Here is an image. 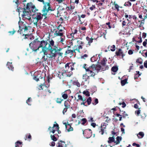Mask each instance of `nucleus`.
Here are the masks:
<instances>
[{
	"label": "nucleus",
	"instance_id": "obj_16",
	"mask_svg": "<svg viewBox=\"0 0 147 147\" xmlns=\"http://www.w3.org/2000/svg\"><path fill=\"white\" fill-rule=\"evenodd\" d=\"M40 79H43V80L44 81V82L43 84H40V85L39 86V89L40 90H43L44 89L43 87H42V86H44V87H45L46 88H48L49 86L48 85V86H47L46 84H45V78H44L42 77H41L40 76Z\"/></svg>",
	"mask_w": 147,
	"mask_h": 147
},
{
	"label": "nucleus",
	"instance_id": "obj_46",
	"mask_svg": "<svg viewBox=\"0 0 147 147\" xmlns=\"http://www.w3.org/2000/svg\"><path fill=\"white\" fill-rule=\"evenodd\" d=\"M136 62L137 63H139L141 64L142 63V59L141 58H139L137 59Z\"/></svg>",
	"mask_w": 147,
	"mask_h": 147
},
{
	"label": "nucleus",
	"instance_id": "obj_53",
	"mask_svg": "<svg viewBox=\"0 0 147 147\" xmlns=\"http://www.w3.org/2000/svg\"><path fill=\"white\" fill-rule=\"evenodd\" d=\"M81 121L82 122V124L84 125L87 121V119L86 118H83L81 120Z\"/></svg>",
	"mask_w": 147,
	"mask_h": 147
},
{
	"label": "nucleus",
	"instance_id": "obj_43",
	"mask_svg": "<svg viewBox=\"0 0 147 147\" xmlns=\"http://www.w3.org/2000/svg\"><path fill=\"white\" fill-rule=\"evenodd\" d=\"M127 79L126 78L124 80H122L121 81V84L122 86L124 85L127 83Z\"/></svg>",
	"mask_w": 147,
	"mask_h": 147
},
{
	"label": "nucleus",
	"instance_id": "obj_51",
	"mask_svg": "<svg viewBox=\"0 0 147 147\" xmlns=\"http://www.w3.org/2000/svg\"><path fill=\"white\" fill-rule=\"evenodd\" d=\"M68 126H69V127L68 129H67V131L68 132L72 131L73 130V128L72 127L70 124L68 123Z\"/></svg>",
	"mask_w": 147,
	"mask_h": 147
},
{
	"label": "nucleus",
	"instance_id": "obj_50",
	"mask_svg": "<svg viewBox=\"0 0 147 147\" xmlns=\"http://www.w3.org/2000/svg\"><path fill=\"white\" fill-rule=\"evenodd\" d=\"M83 93L86 96H90V94L89 92L87 90H85L83 92Z\"/></svg>",
	"mask_w": 147,
	"mask_h": 147
},
{
	"label": "nucleus",
	"instance_id": "obj_13",
	"mask_svg": "<svg viewBox=\"0 0 147 147\" xmlns=\"http://www.w3.org/2000/svg\"><path fill=\"white\" fill-rule=\"evenodd\" d=\"M52 32H54V34L55 36H60L61 37L63 36L64 33V32H60L59 30H57L55 29H54Z\"/></svg>",
	"mask_w": 147,
	"mask_h": 147
},
{
	"label": "nucleus",
	"instance_id": "obj_32",
	"mask_svg": "<svg viewBox=\"0 0 147 147\" xmlns=\"http://www.w3.org/2000/svg\"><path fill=\"white\" fill-rule=\"evenodd\" d=\"M108 49H110L111 51H114L115 50V46L114 45L111 46L109 45L108 47Z\"/></svg>",
	"mask_w": 147,
	"mask_h": 147
},
{
	"label": "nucleus",
	"instance_id": "obj_17",
	"mask_svg": "<svg viewBox=\"0 0 147 147\" xmlns=\"http://www.w3.org/2000/svg\"><path fill=\"white\" fill-rule=\"evenodd\" d=\"M72 51L71 50L67 49L65 52V55L67 56L70 58L71 57L74 55V53H72Z\"/></svg>",
	"mask_w": 147,
	"mask_h": 147
},
{
	"label": "nucleus",
	"instance_id": "obj_10",
	"mask_svg": "<svg viewBox=\"0 0 147 147\" xmlns=\"http://www.w3.org/2000/svg\"><path fill=\"white\" fill-rule=\"evenodd\" d=\"M119 110L120 112V113L121 114V115L119 113H116V115L117 116L119 117V120L120 121H121L122 120V117L123 118H125L126 117L128 116V114H127L126 112L125 111H121L119 108Z\"/></svg>",
	"mask_w": 147,
	"mask_h": 147
},
{
	"label": "nucleus",
	"instance_id": "obj_47",
	"mask_svg": "<svg viewBox=\"0 0 147 147\" xmlns=\"http://www.w3.org/2000/svg\"><path fill=\"white\" fill-rule=\"evenodd\" d=\"M50 137L51 140L54 141H56L57 140L56 137H55V136L54 135H51Z\"/></svg>",
	"mask_w": 147,
	"mask_h": 147
},
{
	"label": "nucleus",
	"instance_id": "obj_1",
	"mask_svg": "<svg viewBox=\"0 0 147 147\" xmlns=\"http://www.w3.org/2000/svg\"><path fill=\"white\" fill-rule=\"evenodd\" d=\"M50 11H53V10L51 8V5L49 3H47L44 4L42 10V14L40 13H36L32 15L33 22L34 24L36 26L38 21H41L44 17V20L45 21L47 18V13Z\"/></svg>",
	"mask_w": 147,
	"mask_h": 147
},
{
	"label": "nucleus",
	"instance_id": "obj_4",
	"mask_svg": "<svg viewBox=\"0 0 147 147\" xmlns=\"http://www.w3.org/2000/svg\"><path fill=\"white\" fill-rule=\"evenodd\" d=\"M61 49H62L61 48L58 49L57 47L54 46V48H53L52 51H51V55H47V59H48L49 60H51L55 59L57 54H58L60 56H62L63 53L60 52V51L61 50Z\"/></svg>",
	"mask_w": 147,
	"mask_h": 147
},
{
	"label": "nucleus",
	"instance_id": "obj_64",
	"mask_svg": "<svg viewBox=\"0 0 147 147\" xmlns=\"http://www.w3.org/2000/svg\"><path fill=\"white\" fill-rule=\"evenodd\" d=\"M69 109L68 108H67V107H65L64 108L63 110V115L65 114V113H66L67 110V109Z\"/></svg>",
	"mask_w": 147,
	"mask_h": 147
},
{
	"label": "nucleus",
	"instance_id": "obj_54",
	"mask_svg": "<svg viewBox=\"0 0 147 147\" xmlns=\"http://www.w3.org/2000/svg\"><path fill=\"white\" fill-rule=\"evenodd\" d=\"M24 27V32H27L28 30V28H30V26L28 25H26V26H25Z\"/></svg>",
	"mask_w": 147,
	"mask_h": 147
},
{
	"label": "nucleus",
	"instance_id": "obj_52",
	"mask_svg": "<svg viewBox=\"0 0 147 147\" xmlns=\"http://www.w3.org/2000/svg\"><path fill=\"white\" fill-rule=\"evenodd\" d=\"M32 101V99L30 97L28 99L26 100V102L29 105H31L30 102Z\"/></svg>",
	"mask_w": 147,
	"mask_h": 147
},
{
	"label": "nucleus",
	"instance_id": "obj_31",
	"mask_svg": "<svg viewBox=\"0 0 147 147\" xmlns=\"http://www.w3.org/2000/svg\"><path fill=\"white\" fill-rule=\"evenodd\" d=\"M116 141L114 142V143L116 144H118L121 141L122 138L121 137L117 136L116 138Z\"/></svg>",
	"mask_w": 147,
	"mask_h": 147
},
{
	"label": "nucleus",
	"instance_id": "obj_5",
	"mask_svg": "<svg viewBox=\"0 0 147 147\" xmlns=\"http://www.w3.org/2000/svg\"><path fill=\"white\" fill-rule=\"evenodd\" d=\"M40 44V41L35 39L29 44V46L32 50L36 51L40 48H38Z\"/></svg>",
	"mask_w": 147,
	"mask_h": 147
},
{
	"label": "nucleus",
	"instance_id": "obj_59",
	"mask_svg": "<svg viewBox=\"0 0 147 147\" xmlns=\"http://www.w3.org/2000/svg\"><path fill=\"white\" fill-rule=\"evenodd\" d=\"M39 77V78H40V76ZM38 78L39 76H38V75L34 76V79L37 82L39 80V78Z\"/></svg>",
	"mask_w": 147,
	"mask_h": 147
},
{
	"label": "nucleus",
	"instance_id": "obj_37",
	"mask_svg": "<svg viewBox=\"0 0 147 147\" xmlns=\"http://www.w3.org/2000/svg\"><path fill=\"white\" fill-rule=\"evenodd\" d=\"M90 75L89 76H88L86 74H85L83 75V79L85 80V81H86L88 79H90Z\"/></svg>",
	"mask_w": 147,
	"mask_h": 147
},
{
	"label": "nucleus",
	"instance_id": "obj_25",
	"mask_svg": "<svg viewBox=\"0 0 147 147\" xmlns=\"http://www.w3.org/2000/svg\"><path fill=\"white\" fill-rule=\"evenodd\" d=\"M7 67L9 70L12 71H13L14 67H13L12 63H10L8 62L7 63Z\"/></svg>",
	"mask_w": 147,
	"mask_h": 147
},
{
	"label": "nucleus",
	"instance_id": "obj_18",
	"mask_svg": "<svg viewBox=\"0 0 147 147\" xmlns=\"http://www.w3.org/2000/svg\"><path fill=\"white\" fill-rule=\"evenodd\" d=\"M57 76L60 79H63L65 76V73L64 71L62 70V71H58L57 73Z\"/></svg>",
	"mask_w": 147,
	"mask_h": 147
},
{
	"label": "nucleus",
	"instance_id": "obj_15",
	"mask_svg": "<svg viewBox=\"0 0 147 147\" xmlns=\"http://www.w3.org/2000/svg\"><path fill=\"white\" fill-rule=\"evenodd\" d=\"M48 47V42L47 41L42 40L40 41L38 48L42 47V48L47 47Z\"/></svg>",
	"mask_w": 147,
	"mask_h": 147
},
{
	"label": "nucleus",
	"instance_id": "obj_48",
	"mask_svg": "<svg viewBox=\"0 0 147 147\" xmlns=\"http://www.w3.org/2000/svg\"><path fill=\"white\" fill-rule=\"evenodd\" d=\"M113 4L115 5V9L117 10L118 11L119 10V5L116 3L115 2H114Z\"/></svg>",
	"mask_w": 147,
	"mask_h": 147
},
{
	"label": "nucleus",
	"instance_id": "obj_45",
	"mask_svg": "<svg viewBox=\"0 0 147 147\" xmlns=\"http://www.w3.org/2000/svg\"><path fill=\"white\" fill-rule=\"evenodd\" d=\"M86 39L88 42H93V39L92 38H90L89 37L87 36L86 37Z\"/></svg>",
	"mask_w": 147,
	"mask_h": 147
},
{
	"label": "nucleus",
	"instance_id": "obj_36",
	"mask_svg": "<svg viewBox=\"0 0 147 147\" xmlns=\"http://www.w3.org/2000/svg\"><path fill=\"white\" fill-rule=\"evenodd\" d=\"M136 73L135 74L134 76V78L135 80L138 78L140 76L141 74L140 73L139 71H136Z\"/></svg>",
	"mask_w": 147,
	"mask_h": 147
},
{
	"label": "nucleus",
	"instance_id": "obj_44",
	"mask_svg": "<svg viewBox=\"0 0 147 147\" xmlns=\"http://www.w3.org/2000/svg\"><path fill=\"white\" fill-rule=\"evenodd\" d=\"M118 70V68L117 66H113L111 68V70L114 72H116Z\"/></svg>",
	"mask_w": 147,
	"mask_h": 147
},
{
	"label": "nucleus",
	"instance_id": "obj_63",
	"mask_svg": "<svg viewBox=\"0 0 147 147\" xmlns=\"http://www.w3.org/2000/svg\"><path fill=\"white\" fill-rule=\"evenodd\" d=\"M16 32V31L15 30L13 29V30L12 31H9L8 33L10 34V35H13Z\"/></svg>",
	"mask_w": 147,
	"mask_h": 147
},
{
	"label": "nucleus",
	"instance_id": "obj_62",
	"mask_svg": "<svg viewBox=\"0 0 147 147\" xmlns=\"http://www.w3.org/2000/svg\"><path fill=\"white\" fill-rule=\"evenodd\" d=\"M78 99L77 100V101H78L79 100H83V98L82 96L80 95H78Z\"/></svg>",
	"mask_w": 147,
	"mask_h": 147
},
{
	"label": "nucleus",
	"instance_id": "obj_57",
	"mask_svg": "<svg viewBox=\"0 0 147 147\" xmlns=\"http://www.w3.org/2000/svg\"><path fill=\"white\" fill-rule=\"evenodd\" d=\"M94 102H92V104L94 105H96L98 102V100L97 98H95L94 100L93 101Z\"/></svg>",
	"mask_w": 147,
	"mask_h": 147
},
{
	"label": "nucleus",
	"instance_id": "obj_6",
	"mask_svg": "<svg viewBox=\"0 0 147 147\" xmlns=\"http://www.w3.org/2000/svg\"><path fill=\"white\" fill-rule=\"evenodd\" d=\"M56 124H54L52 127L50 126L48 128V130L49 131V133H52L54 134L55 131H58V134L61 133V131L59 130V127L58 124H57L56 122H55Z\"/></svg>",
	"mask_w": 147,
	"mask_h": 147
},
{
	"label": "nucleus",
	"instance_id": "obj_41",
	"mask_svg": "<svg viewBox=\"0 0 147 147\" xmlns=\"http://www.w3.org/2000/svg\"><path fill=\"white\" fill-rule=\"evenodd\" d=\"M73 49H75L76 51H77L79 53L80 52V49H81L80 48H79V47L78 46V45H75L73 47Z\"/></svg>",
	"mask_w": 147,
	"mask_h": 147
},
{
	"label": "nucleus",
	"instance_id": "obj_35",
	"mask_svg": "<svg viewBox=\"0 0 147 147\" xmlns=\"http://www.w3.org/2000/svg\"><path fill=\"white\" fill-rule=\"evenodd\" d=\"M115 138L113 136L112 137H109V141H108V142L109 143H111L113 142H114Z\"/></svg>",
	"mask_w": 147,
	"mask_h": 147
},
{
	"label": "nucleus",
	"instance_id": "obj_34",
	"mask_svg": "<svg viewBox=\"0 0 147 147\" xmlns=\"http://www.w3.org/2000/svg\"><path fill=\"white\" fill-rule=\"evenodd\" d=\"M137 136L139 138H141L144 136V134L142 132H140L137 134Z\"/></svg>",
	"mask_w": 147,
	"mask_h": 147
},
{
	"label": "nucleus",
	"instance_id": "obj_26",
	"mask_svg": "<svg viewBox=\"0 0 147 147\" xmlns=\"http://www.w3.org/2000/svg\"><path fill=\"white\" fill-rule=\"evenodd\" d=\"M70 102L68 100H67L64 102V105L65 107L69 108L70 107Z\"/></svg>",
	"mask_w": 147,
	"mask_h": 147
},
{
	"label": "nucleus",
	"instance_id": "obj_22",
	"mask_svg": "<svg viewBox=\"0 0 147 147\" xmlns=\"http://www.w3.org/2000/svg\"><path fill=\"white\" fill-rule=\"evenodd\" d=\"M65 69H64L63 71L65 73L66 72L70 73L71 71L70 70V68L68 63H67L65 65Z\"/></svg>",
	"mask_w": 147,
	"mask_h": 147
},
{
	"label": "nucleus",
	"instance_id": "obj_14",
	"mask_svg": "<svg viewBox=\"0 0 147 147\" xmlns=\"http://www.w3.org/2000/svg\"><path fill=\"white\" fill-rule=\"evenodd\" d=\"M27 24L26 23L24 24V22H21L20 24H19V29L18 31V32L20 34H22V30L24 29V26H26Z\"/></svg>",
	"mask_w": 147,
	"mask_h": 147
},
{
	"label": "nucleus",
	"instance_id": "obj_3",
	"mask_svg": "<svg viewBox=\"0 0 147 147\" xmlns=\"http://www.w3.org/2000/svg\"><path fill=\"white\" fill-rule=\"evenodd\" d=\"M42 48V51L44 53V56H43L41 61L40 63L41 64H42L43 66L45 65V64L48 63V61H50L51 60H49L47 59V57L48 55H51V50H50L48 48V47H47L43 48Z\"/></svg>",
	"mask_w": 147,
	"mask_h": 147
},
{
	"label": "nucleus",
	"instance_id": "obj_40",
	"mask_svg": "<svg viewBox=\"0 0 147 147\" xmlns=\"http://www.w3.org/2000/svg\"><path fill=\"white\" fill-rule=\"evenodd\" d=\"M73 84L74 85L78 87H79L80 86V83L78 82V80L76 81H73Z\"/></svg>",
	"mask_w": 147,
	"mask_h": 147
},
{
	"label": "nucleus",
	"instance_id": "obj_24",
	"mask_svg": "<svg viewBox=\"0 0 147 147\" xmlns=\"http://www.w3.org/2000/svg\"><path fill=\"white\" fill-rule=\"evenodd\" d=\"M107 60L105 58H103L102 60L101 61L100 63L103 66H106V64L107 62Z\"/></svg>",
	"mask_w": 147,
	"mask_h": 147
},
{
	"label": "nucleus",
	"instance_id": "obj_21",
	"mask_svg": "<svg viewBox=\"0 0 147 147\" xmlns=\"http://www.w3.org/2000/svg\"><path fill=\"white\" fill-rule=\"evenodd\" d=\"M58 147H66V145L64 142L60 141L58 143Z\"/></svg>",
	"mask_w": 147,
	"mask_h": 147
},
{
	"label": "nucleus",
	"instance_id": "obj_38",
	"mask_svg": "<svg viewBox=\"0 0 147 147\" xmlns=\"http://www.w3.org/2000/svg\"><path fill=\"white\" fill-rule=\"evenodd\" d=\"M142 55L145 57H147V50H144L143 51Z\"/></svg>",
	"mask_w": 147,
	"mask_h": 147
},
{
	"label": "nucleus",
	"instance_id": "obj_55",
	"mask_svg": "<svg viewBox=\"0 0 147 147\" xmlns=\"http://www.w3.org/2000/svg\"><path fill=\"white\" fill-rule=\"evenodd\" d=\"M131 3L129 1L125 2L124 4V6H131Z\"/></svg>",
	"mask_w": 147,
	"mask_h": 147
},
{
	"label": "nucleus",
	"instance_id": "obj_42",
	"mask_svg": "<svg viewBox=\"0 0 147 147\" xmlns=\"http://www.w3.org/2000/svg\"><path fill=\"white\" fill-rule=\"evenodd\" d=\"M92 101V98L90 97H89L87 99L86 102H87L88 105L90 104Z\"/></svg>",
	"mask_w": 147,
	"mask_h": 147
},
{
	"label": "nucleus",
	"instance_id": "obj_60",
	"mask_svg": "<svg viewBox=\"0 0 147 147\" xmlns=\"http://www.w3.org/2000/svg\"><path fill=\"white\" fill-rule=\"evenodd\" d=\"M86 98H83V100H82V101L83 102L81 103L80 105H83L84 106H86V105H85V103L86 102Z\"/></svg>",
	"mask_w": 147,
	"mask_h": 147
},
{
	"label": "nucleus",
	"instance_id": "obj_27",
	"mask_svg": "<svg viewBox=\"0 0 147 147\" xmlns=\"http://www.w3.org/2000/svg\"><path fill=\"white\" fill-rule=\"evenodd\" d=\"M15 147H22V142L19 141H17L15 143Z\"/></svg>",
	"mask_w": 147,
	"mask_h": 147
},
{
	"label": "nucleus",
	"instance_id": "obj_49",
	"mask_svg": "<svg viewBox=\"0 0 147 147\" xmlns=\"http://www.w3.org/2000/svg\"><path fill=\"white\" fill-rule=\"evenodd\" d=\"M79 0H70V2L72 4L76 3L78 4L79 3Z\"/></svg>",
	"mask_w": 147,
	"mask_h": 147
},
{
	"label": "nucleus",
	"instance_id": "obj_12",
	"mask_svg": "<svg viewBox=\"0 0 147 147\" xmlns=\"http://www.w3.org/2000/svg\"><path fill=\"white\" fill-rule=\"evenodd\" d=\"M127 52V51L125 53L122 51L121 49L120 48L119 49L118 51H117L115 52V54L117 56H120L121 55L122 58H123L124 57L125 55V53Z\"/></svg>",
	"mask_w": 147,
	"mask_h": 147
},
{
	"label": "nucleus",
	"instance_id": "obj_29",
	"mask_svg": "<svg viewBox=\"0 0 147 147\" xmlns=\"http://www.w3.org/2000/svg\"><path fill=\"white\" fill-rule=\"evenodd\" d=\"M69 65V66L70 68V70L71 71H72L74 69V64H75L73 62H69L68 63Z\"/></svg>",
	"mask_w": 147,
	"mask_h": 147
},
{
	"label": "nucleus",
	"instance_id": "obj_23",
	"mask_svg": "<svg viewBox=\"0 0 147 147\" xmlns=\"http://www.w3.org/2000/svg\"><path fill=\"white\" fill-rule=\"evenodd\" d=\"M125 16L126 18H127V20L129 22H130L131 21V19L132 18V15H128L126 13H125Z\"/></svg>",
	"mask_w": 147,
	"mask_h": 147
},
{
	"label": "nucleus",
	"instance_id": "obj_19",
	"mask_svg": "<svg viewBox=\"0 0 147 147\" xmlns=\"http://www.w3.org/2000/svg\"><path fill=\"white\" fill-rule=\"evenodd\" d=\"M82 39L78 40L77 41V45L79 47V48L82 49L83 48L82 46L84 45V43L83 41L81 40Z\"/></svg>",
	"mask_w": 147,
	"mask_h": 147
},
{
	"label": "nucleus",
	"instance_id": "obj_61",
	"mask_svg": "<svg viewBox=\"0 0 147 147\" xmlns=\"http://www.w3.org/2000/svg\"><path fill=\"white\" fill-rule=\"evenodd\" d=\"M62 97L65 99H66L68 97V96L66 94H63L62 95Z\"/></svg>",
	"mask_w": 147,
	"mask_h": 147
},
{
	"label": "nucleus",
	"instance_id": "obj_30",
	"mask_svg": "<svg viewBox=\"0 0 147 147\" xmlns=\"http://www.w3.org/2000/svg\"><path fill=\"white\" fill-rule=\"evenodd\" d=\"M56 28L57 30H59L61 32H64L63 29L64 27H63L62 26L61 24L59 25L58 26H56Z\"/></svg>",
	"mask_w": 147,
	"mask_h": 147
},
{
	"label": "nucleus",
	"instance_id": "obj_39",
	"mask_svg": "<svg viewBox=\"0 0 147 147\" xmlns=\"http://www.w3.org/2000/svg\"><path fill=\"white\" fill-rule=\"evenodd\" d=\"M63 100V99L61 98H57L56 101L57 103L59 104H61Z\"/></svg>",
	"mask_w": 147,
	"mask_h": 147
},
{
	"label": "nucleus",
	"instance_id": "obj_11",
	"mask_svg": "<svg viewBox=\"0 0 147 147\" xmlns=\"http://www.w3.org/2000/svg\"><path fill=\"white\" fill-rule=\"evenodd\" d=\"M105 123H104L103 125L102 124L100 126L98 127V130L99 133H101V134L102 135L104 134L106 128V125H105Z\"/></svg>",
	"mask_w": 147,
	"mask_h": 147
},
{
	"label": "nucleus",
	"instance_id": "obj_8",
	"mask_svg": "<svg viewBox=\"0 0 147 147\" xmlns=\"http://www.w3.org/2000/svg\"><path fill=\"white\" fill-rule=\"evenodd\" d=\"M84 136L87 138H90L92 135V131L90 129L82 130Z\"/></svg>",
	"mask_w": 147,
	"mask_h": 147
},
{
	"label": "nucleus",
	"instance_id": "obj_2",
	"mask_svg": "<svg viewBox=\"0 0 147 147\" xmlns=\"http://www.w3.org/2000/svg\"><path fill=\"white\" fill-rule=\"evenodd\" d=\"M83 68L85 69L87 74L90 75V77H94L96 74H97L102 69L100 65L93 64L89 67L87 66V64H84Z\"/></svg>",
	"mask_w": 147,
	"mask_h": 147
},
{
	"label": "nucleus",
	"instance_id": "obj_28",
	"mask_svg": "<svg viewBox=\"0 0 147 147\" xmlns=\"http://www.w3.org/2000/svg\"><path fill=\"white\" fill-rule=\"evenodd\" d=\"M32 138V136L30 134H28L25 135V137H24L25 140H26L28 139L29 140V141H30V140H31Z\"/></svg>",
	"mask_w": 147,
	"mask_h": 147
},
{
	"label": "nucleus",
	"instance_id": "obj_33",
	"mask_svg": "<svg viewBox=\"0 0 147 147\" xmlns=\"http://www.w3.org/2000/svg\"><path fill=\"white\" fill-rule=\"evenodd\" d=\"M97 55H94L93 57H92L90 58V61L91 62H93L96 61L97 59V58L96 57Z\"/></svg>",
	"mask_w": 147,
	"mask_h": 147
},
{
	"label": "nucleus",
	"instance_id": "obj_20",
	"mask_svg": "<svg viewBox=\"0 0 147 147\" xmlns=\"http://www.w3.org/2000/svg\"><path fill=\"white\" fill-rule=\"evenodd\" d=\"M54 45V42L52 39H51V40L49 41V44L48 43V48L50 50H51V51H52V50L53 48H52V46L53 47Z\"/></svg>",
	"mask_w": 147,
	"mask_h": 147
},
{
	"label": "nucleus",
	"instance_id": "obj_58",
	"mask_svg": "<svg viewBox=\"0 0 147 147\" xmlns=\"http://www.w3.org/2000/svg\"><path fill=\"white\" fill-rule=\"evenodd\" d=\"M71 30L72 32L74 33V34L75 35L77 34L78 32V30L77 29L75 28H73L72 29H71Z\"/></svg>",
	"mask_w": 147,
	"mask_h": 147
},
{
	"label": "nucleus",
	"instance_id": "obj_7",
	"mask_svg": "<svg viewBox=\"0 0 147 147\" xmlns=\"http://www.w3.org/2000/svg\"><path fill=\"white\" fill-rule=\"evenodd\" d=\"M26 9L24 8L23 9V13L22 15V18L24 20L27 19L29 20H31V18L30 12L29 11H26Z\"/></svg>",
	"mask_w": 147,
	"mask_h": 147
},
{
	"label": "nucleus",
	"instance_id": "obj_9",
	"mask_svg": "<svg viewBox=\"0 0 147 147\" xmlns=\"http://www.w3.org/2000/svg\"><path fill=\"white\" fill-rule=\"evenodd\" d=\"M26 9L27 10H28L30 13H31L32 12H35L36 11L38 10L37 9H36L34 5H31V4L28 3L27 4Z\"/></svg>",
	"mask_w": 147,
	"mask_h": 147
},
{
	"label": "nucleus",
	"instance_id": "obj_56",
	"mask_svg": "<svg viewBox=\"0 0 147 147\" xmlns=\"http://www.w3.org/2000/svg\"><path fill=\"white\" fill-rule=\"evenodd\" d=\"M24 39L29 38L30 37V35L22 33V36H24Z\"/></svg>",
	"mask_w": 147,
	"mask_h": 147
}]
</instances>
